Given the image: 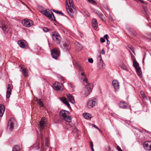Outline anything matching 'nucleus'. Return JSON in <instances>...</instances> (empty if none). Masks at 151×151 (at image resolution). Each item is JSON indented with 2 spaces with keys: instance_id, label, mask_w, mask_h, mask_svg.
Here are the masks:
<instances>
[{
  "instance_id": "3",
  "label": "nucleus",
  "mask_w": 151,
  "mask_h": 151,
  "mask_svg": "<svg viewBox=\"0 0 151 151\" xmlns=\"http://www.w3.org/2000/svg\"><path fill=\"white\" fill-rule=\"evenodd\" d=\"M46 123L42 119L40 122L39 125L40 126V136L42 140V142L40 144H37L38 145V148H41V149H43V145L42 144V138L43 137V134L42 132V130L44 129V128L46 126Z\"/></svg>"
},
{
  "instance_id": "40",
  "label": "nucleus",
  "mask_w": 151,
  "mask_h": 151,
  "mask_svg": "<svg viewBox=\"0 0 151 151\" xmlns=\"http://www.w3.org/2000/svg\"><path fill=\"white\" fill-rule=\"evenodd\" d=\"M99 58H100L99 60L100 63H102V64H104V63H103V61L101 59V55L99 56Z\"/></svg>"
},
{
  "instance_id": "51",
  "label": "nucleus",
  "mask_w": 151,
  "mask_h": 151,
  "mask_svg": "<svg viewBox=\"0 0 151 151\" xmlns=\"http://www.w3.org/2000/svg\"><path fill=\"white\" fill-rule=\"evenodd\" d=\"M81 75L82 76L85 77V75L84 73L83 72H82L81 73Z\"/></svg>"
},
{
  "instance_id": "1",
  "label": "nucleus",
  "mask_w": 151,
  "mask_h": 151,
  "mask_svg": "<svg viewBox=\"0 0 151 151\" xmlns=\"http://www.w3.org/2000/svg\"><path fill=\"white\" fill-rule=\"evenodd\" d=\"M66 6L67 12L72 18L76 15V10L74 8V4L72 0H66Z\"/></svg>"
},
{
  "instance_id": "57",
  "label": "nucleus",
  "mask_w": 151,
  "mask_h": 151,
  "mask_svg": "<svg viewBox=\"0 0 151 151\" xmlns=\"http://www.w3.org/2000/svg\"><path fill=\"white\" fill-rule=\"evenodd\" d=\"M130 49L132 50V51L133 52V51L132 50L131 48H130Z\"/></svg>"
},
{
  "instance_id": "34",
  "label": "nucleus",
  "mask_w": 151,
  "mask_h": 151,
  "mask_svg": "<svg viewBox=\"0 0 151 151\" xmlns=\"http://www.w3.org/2000/svg\"><path fill=\"white\" fill-rule=\"evenodd\" d=\"M13 88L12 86L10 84L8 85L7 87V91H11L12 90Z\"/></svg>"
},
{
  "instance_id": "44",
  "label": "nucleus",
  "mask_w": 151,
  "mask_h": 151,
  "mask_svg": "<svg viewBox=\"0 0 151 151\" xmlns=\"http://www.w3.org/2000/svg\"><path fill=\"white\" fill-rule=\"evenodd\" d=\"M104 37L106 40H108V38H109V36L107 34H106L104 36Z\"/></svg>"
},
{
  "instance_id": "8",
  "label": "nucleus",
  "mask_w": 151,
  "mask_h": 151,
  "mask_svg": "<svg viewBox=\"0 0 151 151\" xmlns=\"http://www.w3.org/2000/svg\"><path fill=\"white\" fill-rule=\"evenodd\" d=\"M97 104L96 99L93 98L90 99L87 104V106L89 109H91Z\"/></svg>"
},
{
  "instance_id": "56",
  "label": "nucleus",
  "mask_w": 151,
  "mask_h": 151,
  "mask_svg": "<svg viewBox=\"0 0 151 151\" xmlns=\"http://www.w3.org/2000/svg\"><path fill=\"white\" fill-rule=\"evenodd\" d=\"M111 21H113V19H112L111 17Z\"/></svg>"
},
{
  "instance_id": "27",
  "label": "nucleus",
  "mask_w": 151,
  "mask_h": 151,
  "mask_svg": "<svg viewBox=\"0 0 151 151\" xmlns=\"http://www.w3.org/2000/svg\"><path fill=\"white\" fill-rule=\"evenodd\" d=\"M83 115L84 117L86 119H89L91 118L89 116L90 115L89 114L85 113L83 114Z\"/></svg>"
},
{
  "instance_id": "4",
  "label": "nucleus",
  "mask_w": 151,
  "mask_h": 151,
  "mask_svg": "<svg viewBox=\"0 0 151 151\" xmlns=\"http://www.w3.org/2000/svg\"><path fill=\"white\" fill-rule=\"evenodd\" d=\"M69 113L68 111L62 110L60 112L59 115L64 120L68 122H70L71 121V117L67 115Z\"/></svg>"
},
{
  "instance_id": "14",
  "label": "nucleus",
  "mask_w": 151,
  "mask_h": 151,
  "mask_svg": "<svg viewBox=\"0 0 151 151\" xmlns=\"http://www.w3.org/2000/svg\"><path fill=\"white\" fill-rule=\"evenodd\" d=\"M48 132H45V134L43 136L45 138V145L47 147H49L50 144V140L48 137Z\"/></svg>"
},
{
  "instance_id": "39",
  "label": "nucleus",
  "mask_w": 151,
  "mask_h": 151,
  "mask_svg": "<svg viewBox=\"0 0 151 151\" xmlns=\"http://www.w3.org/2000/svg\"><path fill=\"white\" fill-rule=\"evenodd\" d=\"M88 61L89 62L91 63H92L93 62V59L92 58H89L88 59Z\"/></svg>"
},
{
  "instance_id": "49",
  "label": "nucleus",
  "mask_w": 151,
  "mask_h": 151,
  "mask_svg": "<svg viewBox=\"0 0 151 151\" xmlns=\"http://www.w3.org/2000/svg\"><path fill=\"white\" fill-rule=\"evenodd\" d=\"M58 13L61 14V15L62 16H63L64 15L63 14V13L61 12L60 11H58Z\"/></svg>"
},
{
  "instance_id": "25",
  "label": "nucleus",
  "mask_w": 151,
  "mask_h": 151,
  "mask_svg": "<svg viewBox=\"0 0 151 151\" xmlns=\"http://www.w3.org/2000/svg\"><path fill=\"white\" fill-rule=\"evenodd\" d=\"M12 151H20L19 146L18 145L15 146L12 149Z\"/></svg>"
},
{
  "instance_id": "18",
  "label": "nucleus",
  "mask_w": 151,
  "mask_h": 151,
  "mask_svg": "<svg viewBox=\"0 0 151 151\" xmlns=\"http://www.w3.org/2000/svg\"><path fill=\"white\" fill-rule=\"evenodd\" d=\"M143 13L145 17L147 18V20L149 18V12L147 10V8L146 6H143Z\"/></svg>"
},
{
  "instance_id": "30",
  "label": "nucleus",
  "mask_w": 151,
  "mask_h": 151,
  "mask_svg": "<svg viewBox=\"0 0 151 151\" xmlns=\"http://www.w3.org/2000/svg\"><path fill=\"white\" fill-rule=\"evenodd\" d=\"M75 65L76 67V68L78 69L80 71H83L81 67L78 64L76 63V64Z\"/></svg>"
},
{
  "instance_id": "48",
  "label": "nucleus",
  "mask_w": 151,
  "mask_h": 151,
  "mask_svg": "<svg viewBox=\"0 0 151 151\" xmlns=\"http://www.w3.org/2000/svg\"><path fill=\"white\" fill-rule=\"evenodd\" d=\"M105 52L104 50L103 49H102L101 51V53L102 54H105Z\"/></svg>"
},
{
  "instance_id": "11",
  "label": "nucleus",
  "mask_w": 151,
  "mask_h": 151,
  "mask_svg": "<svg viewBox=\"0 0 151 151\" xmlns=\"http://www.w3.org/2000/svg\"><path fill=\"white\" fill-rule=\"evenodd\" d=\"M61 48L65 51H69L70 49V45L69 42L68 41L63 42V45L61 46Z\"/></svg>"
},
{
  "instance_id": "17",
  "label": "nucleus",
  "mask_w": 151,
  "mask_h": 151,
  "mask_svg": "<svg viewBox=\"0 0 151 151\" xmlns=\"http://www.w3.org/2000/svg\"><path fill=\"white\" fill-rule=\"evenodd\" d=\"M20 68V71L22 72V74L25 77L28 76V73L27 71V69L24 68L21 65H20L19 66Z\"/></svg>"
},
{
  "instance_id": "9",
  "label": "nucleus",
  "mask_w": 151,
  "mask_h": 151,
  "mask_svg": "<svg viewBox=\"0 0 151 151\" xmlns=\"http://www.w3.org/2000/svg\"><path fill=\"white\" fill-rule=\"evenodd\" d=\"M22 24L24 26L29 27L33 24V22L31 20L25 19L22 20Z\"/></svg>"
},
{
  "instance_id": "55",
  "label": "nucleus",
  "mask_w": 151,
  "mask_h": 151,
  "mask_svg": "<svg viewBox=\"0 0 151 151\" xmlns=\"http://www.w3.org/2000/svg\"><path fill=\"white\" fill-rule=\"evenodd\" d=\"M99 13H100V12H96V13L98 14V15L99 16Z\"/></svg>"
},
{
  "instance_id": "42",
  "label": "nucleus",
  "mask_w": 151,
  "mask_h": 151,
  "mask_svg": "<svg viewBox=\"0 0 151 151\" xmlns=\"http://www.w3.org/2000/svg\"><path fill=\"white\" fill-rule=\"evenodd\" d=\"M100 42L102 43H103L105 42V40L104 38L101 37L100 39Z\"/></svg>"
},
{
  "instance_id": "22",
  "label": "nucleus",
  "mask_w": 151,
  "mask_h": 151,
  "mask_svg": "<svg viewBox=\"0 0 151 151\" xmlns=\"http://www.w3.org/2000/svg\"><path fill=\"white\" fill-rule=\"evenodd\" d=\"M67 97L69 102L73 104L75 103V101L72 95L71 94H68L67 95Z\"/></svg>"
},
{
  "instance_id": "53",
  "label": "nucleus",
  "mask_w": 151,
  "mask_h": 151,
  "mask_svg": "<svg viewBox=\"0 0 151 151\" xmlns=\"http://www.w3.org/2000/svg\"><path fill=\"white\" fill-rule=\"evenodd\" d=\"M69 85L71 88H72V87H73L72 85L70 83L69 84Z\"/></svg>"
},
{
  "instance_id": "52",
  "label": "nucleus",
  "mask_w": 151,
  "mask_h": 151,
  "mask_svg": "<svg viewBox=\"0 0 151 151\" xmlns=\"http://www.w3.org/2000/svg\"><path fill=\"white\" fill-rule=\"evenodd\" d=\"M107 41V44H110V41L108 40V39L106 40Z\"/></svg>"
},
{
  "instance_id": "29",
  "label": "nucleus",
  "mask_w": 151,
  "mask_h": 151,
  "mask_svg": "<svg viewBox=\"0 0 151 151\" xmlns=\"http://www.w3.org/2000/svg\"><path fill=\"white\" fill-rule=\"evenodd\" d=\"M37 103L39 104L41 106H44V104H43L42 101H41V99L38 100V99H37Z\"/></svg>"
},
{
  "instance_id": "45",
  "label": "nucleus",
  "mask_w": 151,
  "mask_h": 151,
  "mask_svg": "<svg viewBox=\"0 0 151 151\" xmlns=\"http://www.w3.org/2000/svg\"><path fill=\"white\" fill-rule=\"evenodd\" d=\"M117 150H118V151H123L122 149L119 147V146H117Z\"/></svg>"
},
{
  "instance_id": "38",
  "label": "nucleus",
  "mask_w": 151,
  "mask_h": 151,
  "mask_svg": "<svg viewBox=\"0 0 151 151\" xmlns=\"http://www.w3.org/2000/svg\"><path fill=\"white\" fill-rule=\"evenodd\" d=\"M88 1L90 3L92 4H95L96 3V1L93 0H88Z\"/></svg>"
},
{
  "instance_id": "31",
  "label": "nucleus",
  "mask_w": 151,
  "mask_h": 151,
  "mask_svg": "<svg viewBox=\"0 0 151 151\" xmlns=\"http://www.w3.org/2000/svg\"><path fill=\"white\" fill-rule=\"evenodd\" d=\"M133 66L135 68L139 67V63L136 61H134L133 62Z\"/></svg>"
},
{
  "instance_id": "50",
  "label": "nucleus",
  "mask_w": 151,
  "mask_h": 151,
  "mask_svg": "<svg viewBox=\"0 0 151 151\" xmlns=\"http://www.w3.org/2000/svg\"><path fill=\"white\" fill-rule=\"evenodd\" d=\"M52 11L53 12H54L58 14V11L56 10H55V9H52Z\"/></svg>"
},
{
  "instance_id": "2",
  "label": "nucleus",
  "mask_w": 151,
  "mask_h": 151,
  "mask_svg": "<svg viewBox=\"0 0 151 151\" xmlns=\"http://www.w3.org/2000/svg\"><path fill=\"white\" fill-rule=\"evenodd\" d=\"M88 79L85 78L83 79V82L86 83V86L81 92L82 95L83 96H86L88 95L93 87V84L92 83H88Z\"/></svg>"
},
{
  "instance_id": "24",
  "label": "nucleus",
  "mask_w": 151,
  "mask_h": 151,
  "mask_svg": "<svg viewBox=\"0 0 151 151\" xmlns=\"http://www.w3.org/2000/svg\"><path fill=\"white\" fill-rule=\"evenodd\" d=\"M129 30L130 32V34L134 36L137 35L136 32L132 28H129Z\"/></svg>"
},
{
  "instance_id": "20",
  "label": "nucleus",
  "mask_w": 151,
  "mask_h": 151,
  "mask_svg": "<svg viewBox=\"0 0 151 151\" xmlns=\"http://www.w3.org/2000/svg\"><path fill=\"white\" fill-rule=\"evenodd\" d=\"M5 110V107L2 104H0V117H2Z\"/></svg>"
},
{
  "instance_id": "12",
  "label": "nucleus",
  "mask_w": 151,
  "mask_h": 151,
  "mask_svg": "<svg viewBox=\"0 0 151 151\" xmlns=\"http://www.w3.org/2000/svg\"><path fill=\"white\" fill-rule=\"evenodd\" d=\"M17 43L22 48H26L28 47L27 43L24 40H19L17 42Z\"/></svg>"
},
{
  "instance_id": "43",
  "label": "nucleus",
  "mask_w": 151,
  "mask_h": 151,
  "mask_svg": "<svg viewBox=\"0 0 151 151\" xmlns=\"http://www.w3.org/2000/svg\"><path fill=\"white\" fill-rule=\"evenodd\" d=\"M140 2H141L142 3L144 4H147V2L146 1H144L143 0H138Z\"/></svg>"
},
{
  "instance_id": "36",
  "label": "nucleus",
  "mask_w": 151,
  "mask_h": 151,
  "mask_svg": "<svg viewBox=\"0 0 151 151\" xmlns=\"http://www.w3.org/2000/svg\"><path fill=\"white\" fill-rule=\"evenodd\" d=\"M61 100L64 104L67 101L66 98H61Z\"/></svg>"
},
{
  "instance_id": "19",
  "label": "nucleus",
  "mask_w": 151,
  "mask_h": 151,
  "mask_svg": "<svg viewBox=\"0 0 151 151\" xmlns=\"http://www.w3.org/2000/svg\"><path fill=\"white\" fill-rule=\"evenodd\" d=\"M119 106L120 108L124 109H127L128 107V105L125 101H120Z\"/></svg>"
},
{
  "instance_id": "35",
  "label": "nucleus",
  "mask_w": 151,
  "mask_h": 151,
  "mask_svg": "<svg viewBox=\"0 0 151 151\" xmlns=\"http://www.w3.org/2000/svg\"><path fill=\"white\" fill-rule=\"evenodd\" d=\"M43 30L45 32H47L50 31V29L47 27H44L43 28Z\"/></svg>"
},
{
  "instance_id": "26",
  "label": "nucleus",
  "mask_w": 151,
  "mask_h": 151,
  "mask_svg": "<svg viewBox=\"0 0 151 151\" xmlns=\"http://www.w3.org/2000/svg\"><path fill=\"white\" fill-rule=\"evenodd\" d=\"M136 70V72L138 75L140 76L141 74V68L140 67L135 68Z\"/></svg>"
},
{
  "instance_id": "23",
  "label": "nucleus",
  "mask_w": 151,
  "mask_h": 151,
  "mask_svg": "<svg viewBox=\"0 0 151 151\" xmlns=\"http://www.w3.org/2000/svg\"><path fill=\"white\" fill-rule=\"evenodd\" d=\"M92 25L94 28L96 29H97L98 27L97 22L96 19H94L93 20L92 22Z\"/></svg>"
},
{
  "instance_id": "37",
  "label": "nucleus",
  "mask_w": 151,
  "mask_h": 151,
  "mask_svg": "<svg viewBox=\"0 0 151 151\" xmlns=\"http://www.w3.org/2000/svg\"><path fill=\"white\" fill-rule=\"evenodd\" d=\"M147 38L150 40H151V34H150L148 35L146 37Z\"/></svg>"
},
{
  "instance_id": "13",
  "label": "nucleus",
  "mask_w": 151,
  "mask_h": 151,
  "mask_svg": "<svg viewBox=\"0 0 151 151\" xmlns=\"http://www.w3.org/2000/svg\"><path fill=\"white\" fill-rule=\"evenodd\" d=\"M144 149L146 150H151V141H146L143 144Z\"/></svg>"
},
{
  "instance_id": "33",
  "label": "nucleus",
  "mask_w": 151,
  "mask_h": 151,
  "mask_svg": "<svg viewBox=\"0 0 151 151\" xmlns=\"http://www.w3.org/2000/svg\"><path fill=\"white\" fill-rule=\"evenodd\" d=\"M140 93H141V95L142 96V97L144 99H147V98L145 94H144V92L143 91H140Z\"/></svg>"
},
{
  "instance_id": "21",
  "label": "nucleus",
  "mask_w": 151,
  "mask_h": 151,
  "mask_svg": "<svg viewBox=\"0 0 151 151\" xmlns=\"http://www.w3.org/2000/svg\"><path fill=\"white\" fill-rule=\"evenodd\" d=\"M113 86L115 89H117L119 88V83L118 81L114 80L112 82Z\"/></svg>"
},
{
  "instance_id": "15",
  "label": "nucleus",
  "mask_w": 151,
  "mask_h": 151,
  "mask_svg": "<svg viewBox=\"0 0 151 151\" xmlns=\"http://www.w3.org/2000/svg\"><path fill=\"white\" fill-rule=\"evenodd\" d=\"M5 21L4 20L0 21V27L3 30L4 32L7 31V28L5 24Z\"/></svg>"
},
{
  "instance_id": "54",
  "label": "nucleus",
  "mask_w": 151,
  "mask_h": 151,
  "mask_svg": "<svg viewBox=\"0 0 151 151\" xmlns=\"http://www.w3.org/2000/svg\"><path fill=\"white\" fill-rule=\"evenodd\" d=\"M91 150L92 151H94V150H93V148H91Z\"/></svg>"
},
{
  "instance_id": "6",
  "label": "nucleus",
  "mask_w": 151,
  "mask_h": 151,
  "mask_svg": "<svg viewBox=\"0 0 151 151\" xmlns=\"http://www.w3.org/2000/svg\"><path fill=\"white\" fill-rule=\"evenodd\" d=\"M42 13L45 15L49 19L52 20L53 21L55 20V18L52 12L49 10H47V9L44 10L42 12Z\"/></svg>"
},
{
  "instance_id": "10",
  "label": "nucleus",
  "mask_w": 151,
  "mask_h": 151,
  "mask_svg": "<svg viewBox=\"0 0 151 151\" xmlns=\"http://www.w3.org/2000/svg\"><path fill=\"white\" fill-rule=\"evenodd\" d=\"M52 37L53 40L57 44H59L60 43L61 38L59 34L55 32H53Z\"/></svg>"
},
{
  "instance_id": "5",
  "label": "nucleus",
  "mask_w": 151,
  "mask_h": 151,
  "mask_svg": "<svg viewBox=\"0 0 151 151\" xmlns=\"http://www.w3.org/2000/svg\"><path fill=\"white\" fill-rule=\"evenodd\" d=\"M16 123V121L14 118L12 117L10 119L8 122L7 127V131H11L14 129V125Z\"/></svg>"
},
{
  "instance_id": "32",
  "label": "nucleus",
  "mask_w": 151,
  "mask_h": 151,
  "mask_svg": "<svg viewBox=\"0 0 151 151\" xmlns=\"http://www.w3.org/2000/svg\"><path fill=\"white\" fill-rule=\"evenodd\" d=\"M11 91H6V97L7 99H9L11 95Z\"/></svg>"
},
{
  "instance_id": "7",
  "label": "nucleus",
  "mask_w": 151,
  "mask_h": 151,
  "mask_svg": "<svg viewBox=\"0 0 151 151\" xmlns=\"http://www.w3.org/2000/svg\"><path fill=\"white\" fill-rule=\"evenodd\" d=\"M60 52L58 48H54L51 50V55L52 58L55 60L60 56Z\"/></svg>"
},
{
  "instance_id": "58",
  "label": "nucleus",
  "mask_w": 151,
  "mask_h": 151,
  "mask_svg": "<svg viewBox=\"0 0 151 151\" xmlns=\"http://www.w3.org/2000/svg\"><path fill=\"white\" fill-rule=\"evenodd\" d=\"M70 150H72V148L71 147L70 148Z\"/></svg>"
},
{
  "instance_id": "28",
  "label": "nucleus",
  "mask_w": 151,
  "mask_h": 151,
  "mask_svg": "<svg viewBox=\"0 0 151 151\" xmlns=\"http://www.w3.org/2000/svg\"><path fill=\"white\" fill-rule=\"evenodd\" d=\"M99 17L103 21H105L106 20L104 16L102 14L99 13Z\"/></svg>"
},
{
  "instance_id": "46",
  "label": "nucleus",
  "mask_w": 151,
  "mask_h": 151,
  "mask_svg": "<svg viewBox=\"0 0 151 151\" xmlns=\"http://www.w3.org/2000/svg\"><path fill=\"white\" fill-rule=\"evenodd\" d=\"M90 146L91 147V148H93V144L92 142H90Z\"/></svg>"
},
{
  "instance_id": "47",
  "label": "nucleus",
  "mask_w": 151,
  "mask_h": 151,
  "mask_svg": "<svg viewBox=\"0 0 151 151\" xmlns=\"http://www.w3.org/2000/svg\"><path fill=\"white\" fill-rule=\"evenodd\" d=\"M93 127H94L95 128L97 129H98L99 130H100V129H99L98 127L96 125L93 124Z\"/></svg>"
},
{
  "instance_id": "41",
  "label": "nucleus",
  "mask_w": 151,
  "mask_h": 151,
  "mask_svg": "<svg viewBox=\"0 0 151 151\" xmlns=\"http://www.w3.org/2000/svg\"><path fill=\"white\" fill-rule=\"evenodd\" d=\"M65 105H66L68 107V108H69V107L70 106V105L69 103L67 101L66 102H65V103H64Z\"/></svg>"
},
{
  "instance_id": "16",
  "label": "nucleus",
  "mask_w": 151,
  "mask_h": 151,
  "mask_svg": "<svg viewBox=\"0 0 151 151\" xmlns=\"http://www.w3.org/2000/svg\"><path fill=\"white\" fill-rule=\"evenodd\" d=\"M62 86V83L58 82L56 83L53 84V88L55 90L59 91L61 89Z\"/></svg>"
}]
</instances>
